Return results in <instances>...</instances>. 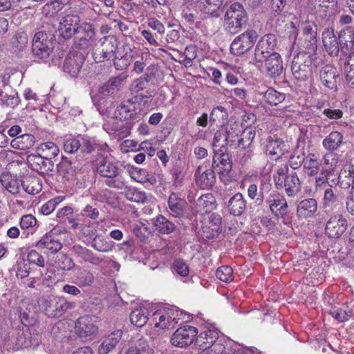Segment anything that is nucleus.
Wrapping results in <instances>:
<instances>
[{
    "label": "nucleus",
    "instance_id": "1",
    "mask_svg": "<svg viewBox=\"0 0 354 354\" xmlns=\"http://www.w3.org/2000/svg\"><path fill=\"white\" fill-rule=\"evenodd\" d=\"M339 156L335 153H326L322 159L314 154H309L304 160V172L310 176L318 174L316 178V187H321L326 184L328 176H333L339 163Z\"/></svg>",
    "mask_w": 354,
    "mask_h": 354
},
{
    "label": "nucleus",
    "instance_id": "2",
    "mask_svg": "<svg viewBox=\"0 0 354 354\" xmlns=\"http://www.w3.org/2000/svg\"><path fill=\"white\" fill-rule=\"evenodd\" d=\"M94 167L96 173L105 178L104 184L110 188L122 189L125 183L122 177V170L115 162L100 157L95 160Z\"/></svg>",
    "mask_w": 354,
    "mask_h": 354
},
{
    "label": "nucleus",
    "instance_id": "3",
    "mask_svg": "<svg viewBox=\"0 0 354 354\" xmlns=\"http://www.w3.org/2000/svg\"><path fill=\"white\" fill-rule=\"evenodd\" d=\"M58 31L64 39H70L75 34L82 33V39L86 40L94 35L93 25L86 21L81 22L77 15L63 17L59 21Z\"/></svg>",
    "mask_w": 354,
    "mask_h": 354
},
{
    "label": "nucleus",
    "instance_id": "4",
    "mask_svg": "<svg viewBox=\"0 0 354 354\" xmlns=\"http://www.w3.org/2000/svg\"><path fill=\"white\" fill-rule=\"evenodd\" d=\"M126 77L115 76L111 77L107 82L100 85L96 90L91 92V97L95 106L99 111H104L103 107L106 103V98L114 96L120 89Z\"/></svg>",
    "mask_w": 354,
    "mask_h": 354
},
{
    "label": "nucleus",
    "instance_id": "5",
    "mask_svg": "<svg viewBox=\"0 0 354 354\" xmlns=\"http://www.w3.org/2000/svg\"><path fill=\"white\" fill-rule=\"evenodd\" d=\"M183 318V313L176 306H164L151 315L156 328L161 329L174 328Z\"/></svg>",
    "mask_w": 354,
    "mask_h": 354
},
{
    "label": "nucleus",
    "instance_id": "6",
    "mask_svg": "<svg viewBox=\"0 0 354 354\" xmlns=\"http://www.w3.org/2000/svg\"><path fill=\"white\" fill-rule=\"evenodd\" d=\"M247 19L243 6L239 3H234L225 12V28L228 32L235 34L245 24Z\"/></svg>",
    "mask_w": 354,
    "mask_h": 354
},
{
    "label": "nucleus",
    "instance_id": "7",
    "mask_svg": "<svg viewBox=\"0 0 354 354\" xmlns=\"http://www.w3.org/2000/svg\"><path fill=\"white\" fill-rule=\"evenodd\" d=\"M313 55L301 52L294 57L291 71L294 77L299 81H306L313 74Z\"/></svg>",
    "mask_w": 354,
    "mask_h": 354
},
{
    "label": "nucleus",
    "instance_id": "8",
    "mask_svg": "<svg viewBox=\"0 0 354 354\" xmlns=\"http://www.w3.org/2000/svg\"><path fill=\"white\" fill-rule=\"evenodd\" d=\"M53 37L39 31L36 32L32 39V53L35 57L45 61L53 52Z\"/></svg>",
    "mask_w": 354,
    "mask_h": 354
},
{
    "label": "nucleus",
    "instance_id": "9",
    "mask_svg": "<svg viewBox=\"0 0 354 354\" xmlns=\"http://www.w3.org/2000/svg\"><path fill=\"white\" fill-rule=\"evenodd\" d=\"M45 313L49 317H59L67 310L73 307V304L62 297L47 296L42 299Z\"/></svg>",
    "mask_w": 354,
    "mask_h": 354
},
{
    "label": "nucleus",
    "instance_id": "10",
    "mask_svg": "<svg viewBox=\"0 0 354 354\" xmlns=\"http://www.w3.org/2000/svg\"><path fill=\"white\" fill-rule=\"evenodd\" d=\"M95 139L86 138L82 136L77 137L71 135L66 136L64 140V149L65 152L73 153L79 149L83 153H91L93 151Z\"/></svg>",
    "mask_w": 354,
    "mask_h": 354
},
{
    "label": "nucleus",
    "instance_id": "11",
    "mask_svg": "<svg viewBox=\"0 0 354 354\" xmlns=\"http://www.w3.org/2000/svg\"><path fill=\"white\" fill-rule=\"evenodd\" d=\"M277 44L274 35H264L257 43L254 50V64L261 67L266 59L271 55Z\"/></svg>",
    "mask_w": 354,
    "mask_h": 354
},
{
    "label": "nucleus",
    "instance_id": "12",
    "mask_svg": "<svg viewBox=\"0 0 354 354\" xmlns=\"http://www.w3.org/2000/svg\"><path fill=\"white\" fill-rule=\"evenodd\" d=\"M334 178H331V176H328L326 184L330 187L339 185L342 189H346L350 187L354 188V166L352 165H346L341 170L339 174L337 173V168L334 169Z\"/></svg>",
    "mask_w": 354,
    "mask_h": 354
},
{
    "label": "nucleus",
    "instance_id": "13",
    "mask_svg": "<svg viewBox=\"0 0 354 354\" xmlns=\"http://www.w3.org/2000/svg\"><path fill=\"white\" fill-rule=\"evenodd\" d=\"M100 319L96 316L80 317L75 324L77 334L82 338L93 339L97 333Z\"/></svg>",
    "mask_w": 354,
    "mask_h": 354
},
{
    "label": "nucleus",
    "instance_id": "14",
    "mask_svg": "<svg viewBox=\"0 0 354 354\" xmlns=\"http://www.w3.org/2000/svg\"><path fill=\"white\" fill-rule=\"evenodd\" d=\"M198 330L196 328L186 325L178 328L171 337V344L177 347H186L196 341Z\"/></svg>",
    "mask_w": 354,
    "mask_h": 354
},
{
    "label": "nucleus",
    "instance_id": "15",
    "mask_svg": "<svg viewBox=\"0 0 354 354\" xmlns=\"http://www.w3.org/2000/svg\"><path fill=\"white\" fill-rule=\"evenodd\" d=\"M257 34L249 30L236 37L230 46V51L235 55H241L249 50L254 45Z\"/></svg>",
    "mask_w": 354,
    "mask_h": 354
},
{
    "label": "nucleus",
    "instance_id": "16",
    "mask_svg": "<svg viewBox=\"0 0 354 354\" xmlns=\"http://www.w3.org/2000/svg\"><path fill=\"white\" fill-rule=\"evenodd\" d=\"M347 220L341 214L332 215L326 224V234L331 239L339 238L346 230Z\"/></svg>",
    "mask_w": 354,
    "mask_h": 354
},
{
    "label": "nucleus",
    "instance_id": "17",
    "mask_svg": "<svg viewBox=\"0 0 354 354\" xmlns=\"http://www.w3.org/2000/svg\"><path fill=\"white\" fill-rule=\"evenodd\" d=\"M138 104L132 100H127L117 106L114 111L115 116L130 126L131 120H137L138 116Z\"/></svg>",
    "mask_w": 354,
    "mask_h": 354
},
{
    "label": "nucleus",
    "instance_id": "18",
    "mask_svg": "<svg viewBox=\"0 0 354 354\" xmlns=\"http://www.w3.org/2000/svg\"><path fill=\"white\" fill-rule=\"evenodd\" d=\"M223 337H220L218 331L216 328H207L196 335L195 344L199 348H212L214 345L221 344L224 345Z\"/></svg>",
    "mask_w": 354,
    "mask_h": 354
},
{
    "label": "nucleus",
    "instance_id": "19",
    "mask_svg": "<svg viewBox=\"0 0 354 354\" xmlns=\"http://www.w3.org/2000/svg\"><path fill=\"white\" fill-rule=\"evenodd\" d=\"M101 49L96 50L94 53V59L97 62H104L109 59L111 56L115 53L118 41L113 37H104L100 39Z\"/></svg>",
    "mask_w": 354,
    "mask_h": 354
},
{
    "label": "nucleus",
    "instance_id": "20",
    "mask_svg": "<svg viewBox=\"0 0 354 354\" xmlns=\"http://www.w3.org/2000/svg\"><path fill=\"white\" fill-rule=\"evenodd\" d=\"M271 212L277 217H283L288 212V203L283 195L277 192L270 194L266 201Z\"/></svg>",
    "mask_w": 354,
    "mask_h": 354
},
{
    "label": "nucleus",
    "instance_id": "21",
    "mask_svg": "<svg viewBox=\"0 0 354 354\" xmlns=\"http://www.w3.org/2000/svg\"><path fill=\"white\" fill-rule=\"evenodd\" d=\"M27 162L32 170L42 175L48 174L54 167L53 161L40 153L28 155Z\"/></svg>",
    "mask_w": 354,
    "mask_h": 354
},
{
    "label": "nucleus",
    "instance_id": "22",
    "mask_svg": "<svg viewBox=\"0 0 354 354\" xmlns=\"http://www.w3.org/2000/svg\"><path fill=\"white\" fill-rule=\"evenodd\" d=\"M84 62V57L82 53L75 51L69 52L64 60V71L68 73L71 77H77L80 72Z\"/></svg>",
    "mask_w": 354,
    "mask_h": 354
},
{
    "label": "nucleus",
    "instance_id": "23",
    "mask_svg": "<svg viewBox=\"0 0 354 354\" xmlns=\"http://www.w3.org/2000/svg\"><path fill=\"white\" fill-rule=\"evenodd\" d=\"M322 43L326 51L330 57L338 55L340 47V41L335 34L334 29L331 28H326L322 34Z\"/></svg>",
    "mask_w": 354,
    "mask_h": 354
},
{
    "label": "nucleus",
    "instance_id": "24",
    "mask_svg": "<svg viewBox=\"0 0 354 354\" xmlns=\"http://www.w3.org/2000/svg\"><path fill=\"white\" fill-rule=\"evenodd\" d=\"M221 232V217L218 214H211L202 226V236L211 239L218 236Z\"/></svg>",
    "mask_w": 354,
    "mask_h": 354
},
{
    "label": "nucleus",
    "instance_id": "25",
    "mask_svg": "<svg viewBox=\"0 0 354 354\" xmlns=\"http://www.w3.org/2000/svg\"><path fill=\"white\" fill-rule=\"evenodd\" d=\"M319 80L324 87L336 91L337 81L339 80V74L336 68L330 65H326L320 71Z\"/></svg>",
    "mask_w": 354,
    "mask_h": 354
},
{
    "label": "nucleus",
    "instance_id": "26",
    "mask_svg": "<svg viewBox=\"0 0 354 354\" xmlns=\"http://www.w3.org/2000/svg\"><path fill=\"white\" fill-rule=\"evenodd\" d=\"M309 6L314 14L324 18L329 12L337 10V0H310Z\"/></svg>",
    "mask_w": 354,
    "mask_h": 354
},
{
    "label": "nucleus",
    "instance_id": "27",
    "mask_svg": "<svg viewBox=\"0 0 354 354\" xmlns=\"http://www.w3.org/2000/svg\"><path fill=\"white\" fill-rule=\"evenodd\" d=\"M195 176L196 184L201 189H210L216 181L213 169L204 165L198 166Z\"/></svg>",
    "mask_w": 354,
    "mask_h": 354
},
{
    "label": "nucleus",
    "instance_id": "28",
    "mask_svg": "<svg viewBox=\"0 0 354 354\" xmlns=\"http://www.w3.org/2000/svg\"><path fill=\"white\" fill-rule=\"evenodd\" d=\"M103 129L109 134L118 133L119 137H125L129 133V127L115 115L109 118L103 124Z\"/></svg>",
    "mask_w": 354,
    "mask_h": 354
},
{
    "label": "nucleus",
    "instance_id": "29",
    "mask_svg": "<svg viewBox=\"0 0 354 354\" xmlns=\"http://www.w3.org/2000/svg\"><path fill=\"white\" fill-rule=\"evenodd\" d=\"M75 253L86 262L94 266H102L109 262V259L104 256L96 255L86 248L75 245L73 247Z\"/></svg>",
    "mask_w": 354,
    "mask_h": 354
},
{
    "label": "nucleus",
    "instance_id": "30",
    "mask_svg": "<svg viewBox=\"0 0 354 354\" xmlns=\"http://www.w3.org/2000/svg\"><path fill=\"white\" fill-rule=\"evenodd\" d=\"M263 62H265L266 70L269 76L275 77L282 73L283 70V61L279 53H272Z\"/></svg>",
    "mask_w": 354,
    "mask_h": 354
},
{
    "label": "nucleus",
    "instance_id": "31",
    "mask_svg": "<svg viewBox=\"0 0 354 354\" xmlns=\"http://www.w3.org/2000/svg\"><path fill=\"white\" fill-rule=\"evenodd\" d=\"M303 39L306 42V47L314 49L317 46V26L313 21H305L301 24Z\"/></svg>",
    "mask_w": 354,
    "mask_h": 354
},
{
    "label": "nucleus",
    "instance_id": "32",
    "mask_svg": "<svg viewBox=\"0 0 354 354\" xmlns=\"http://www.w3.org/2000/svg\"><path fill=\"white\" fill-rule=\"evenodd\" d=\"M2 186L10 194L16 195L22 190V179L11 174H3L1 176Z\"/></svg>",
    "mask_w": 354,
    "mask_h": 354
},
{
    "label": "nucleus",
    "instance_id": "33",
    "mask_svg": "<svg viewBox=\"0 0 354 354\" xmlns=\"http://www.w3.org/2000/svg\"><path fill=\"white\" fill-rule=\"evenodd\" d=\"M283 187H284L286 194L288 196H295L301 191V183L295 171H290L283 183Z\"/></svg>",
    "mask_w": 354,
    "mask_h": 354
},
{
    "label": "nucleus",
    "instance_id": "34",
    "mask_svg": "<svg viewBox=\"0 0 354 354\" xmlns=\"http://www.w3.org/2000/svg\"><path fill=\"white\" fill-rule=\"evenodd\" d=\"M225 128L226 129L225 136L227 138H225V141H227V145L238 146L242 148L245 147L244 138H241V129L239 128V124H234L230 126H226Z\"/></svg>",
    "mask_w": 354,
    "mask_h": 354
},
{
    "label": "nucleus",
    "instance_id": "35",
    "mask_svg": "<svg viewBox=\"0 0 354 354\" xmlns=\"http://www.w3.org/2000/svg\"><path fill=\"white\" fill-rule=\"evenodd\" d=\"M227 210L232 215L241 216L246 209V201L241 193L235 194L227 202Z\"/></svg>",
    "mask_w": 354,
    "mask_h": 354
},
{
    "label": "nucleus",
    "instance_id": "36",
    "mask_svg": "<svg viewBox=\"0 0 354 354\" xmlns=\"http://www.w3.org/2000/svg\"><path fill=\"white\" fill-rule=\"evenodd\" d=\"M341 52L347 55L353 50L354 46V30L348 26L343 29L339 34Z\"/></svg>",
    "mask_w": 354,
    "mask_h": 354
},
{
    "label": "nucleus",
    "instance_id": "37",
    "mask_svg": "<svg viewBox=\"0 0 354 354\" xmlns=\"http://www.w3.org/2000/svg\"><path fill=\"white\" fill-rule=\"evenodd\" d=\"M36 247L46 250L52 254L57 252L62 248V244L53 235L46 234L37 243Z\"/></svg>",
    "mask_w": 354,
    "mask_h": 354
},
{
    "label": "nucleus",
    "instance_id": "38",
    "mask_svg": "<svg viewBox=\"0 0 354 354\" xmlns=\"http://www.w3.org/2000/svg\"><path fill=\"white\" fill-rule=\"evenodd\" d=\"M344 143L343 133L337 131L330 132L322 141L324 148L329 151L338 150Z\"/></svg>",
    "mask_w": 354,
    "mask_h": 354
},
{
    "label": "nucleus",
    "instance_id": "39",
    "mask_svg": "<svg viewBox=\"0 0 354 354\" xmlns=\"http://www.w3.org/2000/svg\"><path fill=\"white\" fill-rule=\"evenodd\" d=\"M286 151V144L281 140L272 139L266 145V154L275 160L280 158Z\"/></svg>",
    "mask_w": 354,
    "mask_h": 354
},
{
    "label": "nucleus",
    "instance_id": "40",
    "mask_svg": "<svg viewBox=\"0 0 354 354\" xmlns=\"http://www.w3.org/2000/svg\"><path fill=\"white\" fill-rule=\"evenodd\" d=\"M317 209V203L314 198L304 199L297 205V215L301 218H308L314 215Z\"/></svg>",
    "mask_w": 354,
    "mask_h": 354
},
{
    "label": "nucleus",
    "instance_id": "41",
    "mask_svg": "<svg viewBox=\"0 0 354 354\" xmlns=\"http://www.w3.org/2000/svg\"><path fill=\"white\" fill-rule=\"evenodd\" d=\"M122 334V330H117L105 337L99 347V354H107L113 348H115L118 342L120 340Z\"/></svg>",
    "mask_w": 354,
    "mask_h": 354
},
{
    "label": "nucleus",
    "instance_id": "42",
    "mask_svg": "<svg viewBox=\"0 0 354 354\" xmlns=\"http://www.w3.org/2000/svg\"><path fill=\"white\" fill-rule=\"evenodd\" d=\"M168 205L171 214L179 217L183 215L187 203L176 194L172 193L168 198Z\"/></svg>",
    "mask_w": 354,
    "mask_h": 354
},
{
    "label": "nucleus",
    "instance_id": "43",
    "mask_svg": "<svg viewBox=\"0 0 354 354\" xmlns=\"http://www.w3.org/2000/svg\"><path fill=\"white\" fill-rule=\"evenodd\" d=\"M149 309L145 306H140L133 310L130 314V321L138 327L143 326L149 319Z\"/></svg>",
    "mask_w": 354,
    "mask_h": 354
},
{
    "label": "nucleus",
    "instance_id": "44",
    "mask_svg": "<svg viewBox=\"0 0 354 354\" xmlns=\"http://www.w3.org/2000/svg\"><path fill=\"white\" fill-rule=\"evenodd\" d=\"M22 190L27 194L35 195L41 190V183L37 177L27 176L22 179Z\"/></svg>",
    "mask_w": 354,
    "mask_h": 354
},
{
    "label": "nucleus",
    "instance_id": "45",
    "mask_svg": "<svg viewBox=\"0 0 354 354\" xmlns=\"http://www.w3.org/2000/svg\"><path fill=\"white\" fill-rule=\"evenodd\" d=\"M57 169L59 173L67 180H72L79 171L78 167L73 165V163L67 158L62 159V162L57 165Z\"/></svg>",
    "mask_w": 354,
    "mask_h": 354
},
{
    "label": "nucleus",
    "instance_id": "46",
    "mask_svg": "<svg viewBox=\"0 0 354 354\" xmlns=\"http://www.w3.org/2000/svg\"><path fill=\"white\" fill-rule=\"evenodd\" d=\"M124 196L130 201L142 203L149 201L151 198V196H147L144 191L135 187H126Z\"/></svg>",
    "mask_w": 354,
    "mask_h": 354
},
{
    "label": "nucleus",
    "instance_id": "47",
    "mask_svg": "<svg viewBox=\"0 0 354 354\" xmlns=\"http://www.w3.org/2000/svg\"><path fill=\"white\" fill-rule=\"evenodd\" d=\"M153 226L158 232L167 234L174 232L175 225L162 215H159L153 221Z\"/></svg>",
    "mask_w": 354,
    "mask_h": 354
},
{
    "label": "nucleus",
    "instance_id": "48",
    "mask_svg": "<svg viewBox=\"0 0 354 354\" xmlns=\"http://www.w3.org/2000/svg\"><path fill=\"white\" fill-rule=\"evenodd\" d=\"M153 74L152 73H147L144 75L135 79L130 85V91L132 93L138 94L139 92L143 91L148 86L149 82L151 79Z\"/></svg>",
    "mask_w": 354,
    "mask_h": 354
},
{
    "label": "nucleus",
    "instance_id": "49",
    "mask_svg": "<svg viewBox=\"0 0 354 354\" xmlns=\"http://www.w3.org/2000/svg\"><path fill=\"white\" fill-rule=\"evenodd\" d=\"M34 137L30 134H24L13 139L10 145L12 147L17 149L25 150L33 145Z\"/></svg>",
    "mask_w": 354,
    "mask_h": 354
},
{
    "label": "nucleus",
    "instance_id": "50",
    "mask_svg": "<svg viewBox=\"0 0 354 354\" xmlns=\"http://www.w3.org/2000/svg\"><path fill=\"white\" fill-rule=\"evenodd\" d=\"M129 51L126 52L124 55H120L118 53H115L113 59V65L117 70H123L127 68L133 60V52L129 48Z\"/></svg>",
    "mask_w": 354,
    "mask_h": 354
},
{
    "label": "nucleus",
    "instance_id": "51",
    "mask_svg": "<svg viewBox=\"0 0 354 354\" xmlns=\"http://www.w3.org/2000/svg\"><path fill=\"white\" fill-rule=\"evenodd\" d=\"M38 151L46 158L51 160L52 158L58 155L59 149L54 142H47L41 144Z\"/></svg>",
    "mask_w": 354,
    "mask_h": 354
},
{
    "label": "nucleus",
    "instance_id": "52",
    "mask_svg": "<svg viewBox=\"0 0 354 354\" xmlns=\"http://www.w3.org/2000/svg\"><path fill=\"white\" fill-rule=\"evenodd\" d=\"M94 281L93 273L86 270H80L76 276L75 283L80 288L91 286Z\"/></svg>",
    "mask_w": 354,
    "mask_h": 354
},
{
    "label": "nucleus",
    "instance_id": "53",
    "mask_svg": "<svg viewBox=\"0 0 354 354\" xmlns=\"http://www.w3.org/2000/svg\"><path fill=\"white\" fill-rule=\"evenodd\" d=\"M197 206L200 211L207 213L215 207V199L211 194L203 195L198 199Z\"/></svg>",
    "mask_w": 354,
    "mask_h": 354
},
{
    "label": "nucleus",
    "instance_id": "54",
    "mask_svg": "<svg viewBox=\"0 0 354 354\" xmlns=\"http://www.w3.org/2000/svg\"><path fill=\"white\" fill-rule=\"evenodd\" d=\"M265 100L270 105H277L285 100V95L272 88H269L264 93Z\"/></svg>",
    "mask_w": 354,
    "mask_h": 354
},
{
    "label": "nucleus",
    "instance_id": "55",
    "mask_svg": "<svg viewBox=\"0 0 354 354\" xmlns=\"http://www.w3.org/2000/svg\"><path fill=\"white\" fill-rule=\"evenodd\" d=\"M37 344V342L32 339L28 330H26L17 337L16 345L18 348H28Z\"/></svg>",
    "mask_w": 354,
    "mask_h": 354
},
{
    "label": "nucleus",
    "instance_id": "56",
    "mask_svg": "<svg viewBox=\"0 0 354 354\" xmlns=\"http://www.w3.org/2000/svg\"><path fill=\"white\" fill-rule=\"evenodd\" d=\"M228 113L225 107L218 106L214 107L210 114L209 121L210 122H222L227 119Z\"/></svg>",
    "mask_w": 354,
    "mask_h": 354
},
{
    "label": "nucleus",
    "instance_id": "57",
    "mask_svg": "<svg viewBox=\"0 0 354 354\" xmlns=\"http://www.w3.org/2000/svg\"><path fill=\"white\" fill-rule=\"evenodd\" d=\"M37 221L32 214H26L21 216L19 222L20 227L25 231H35Z\"/></svg>",
    "mask_w": 354,
    "mask_h": 354
},
{
    "label": "nucleus",
    "instance_id": "58",
    "mask_svg": "<svg viewBox=\"0 0 354 354\" xmlns=\"http://www.w3.org/2000/svg\"><path fill=\"white\" fill-rule=\"evenodd\" d=\"M289 173L288 167L286 165H281L277 168L274 174V181L277 189L283 187L284 179Z\"/></svg>",
    "mask_w": 354,
    "mask_h": 354
},
{
    "label": "nucleus",
    "instance_id": "59",
    "mask_svg": "<svg viewBox=\"0 0 354 354\" xmlns=\"http://www.w3.org/2000/svg\"><path fill=\"white\" fill-rule=\"evenodd\" d=\"M92 247L99 252H106L112 250L113 245L104 238L97 236L92 241Z\"/></svg>",
    "mask_w": 354,
    "mask_h": 354
},
{
    "label": "nucleus",
    "instance_id": "60",
    "mask_svg": "<svg viewBox=\"0 0 354 354\" xmlns=\"http://www.w3.org/2000/svg\"><path fill=\"white\" fill-rule=\"evenodd\" d=\"M216 277L222 281L230 282L233 280V270L228 266L219 267L216 271Z\"/></svg>",
    "mask_w": 354,
    "mask_h": 354
},
{
    "label": "nucleus",
    "instance_id": "61",
    "mask_svg": "<svg viewBox=\"0 0 354 354\" xmlns=\"http://www.w3.org/2000/svg\"><path fill=\"white\" fill-rule=\"evenodd\" d=\"M351 311L346 306L344 308H333L330 311V314L339 322H345L351 316Z\"/></svg>",
    "mask_w": 354,
    "mask_h": 354
},
{
    "label": "nucleus",
    "instance_id": "62",
    "mask_svg": "<svg viewBox=\"0 0 354 354\" xmlns=\"http://www.w3.org/2000/svg\"><path fill=\"white\" fill-rule=\"evenodd\" d=\"M64 200V197L58 196L53 199L49 200L44 203L41 207V212L44 215H48L52 213L56 208L57 205Z\"/></svg>",
    "mask_w": 354,
    "mask_h": 354
},
{
    "label": "nucleus",
    "instance_id": "63",
    "mask_svg": "<svg viewBox=\"0 0 354 354\" xmlns=\"http://www.w3.org/2000/svg\"><path fill=\"white\" fill-rule=\"evenodd\" d=\"M226 129L225 127L222 126L214 134L213 139V146L214 147H222L227 145Z\"/></svg>",
    "mask_w": 354,
    "mask_h": 354
},
{
    "label": "nucleus",
    "instance_id": "64",
    "mask_svg": "<svg viewBox=\"0 0 354 354\" xmlns=\"http://www.w3.org/2000/svg\"><path fill=\"white\" fill-rule=\"evenodd\" d=\"M174 271L180 277H187L189 273L188 266L182 259H176L173 263Z\"/></svg>",
    "mask_w": 354,
    "mask_h": 354
}]
</instances>
